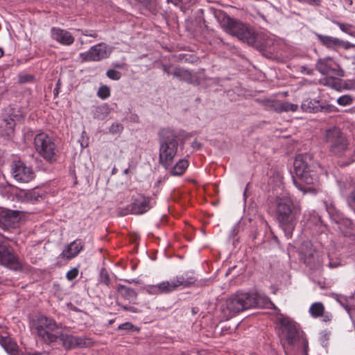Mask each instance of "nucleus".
Wrapping results in <instances>:
<instances>
[{"mask_svg": "<svg viewBox=\"0 0 355 355\" xmlns=\"http://www.w3.org/2000/svg\"><path fill=\"white\" fill-rule=\"evenodd\" d=\"M207 14L209 19L214 18L227 33L252 46L263 55L270 57L271 40L264 34L255 33L241 21L230 17L222 10L210 7L207 10Z\"/></svg>", "mask_w": 355, "mask_h": 355, "instance_id": "f257e3e1", "label": "nucleus"}, {"mask_svg": "<svg viewBox=\"0 0 355 355\" xmlns=\"http://www.w3.org/2000/svg\"><path fill=\"white\" fill-rule=\"evenodd\" d=\"M157 136L159 164L168 170L178 154L179 148L181 150L184 148L187 135L184 130L166 127L160 128Z\"/></svg>", "mask_w": 355, "mask_h": 355, "instance_id": "f03ea898", "label": "nucleus"}, {"mask_svg": "<svg viewBox=\"0 0 355 355\" xmlns=\"http://www.w3.org/2000/svg\"><path fill=\"white\" fill-rule=\"evenodd\" d=\"M276 220L285 236L289 239L301 216V206L287 196H277L274 200Z\"/></svg>", "mask_w": 355, "mask_h": 355, "instance_id": "7ed1b4c3", "label": "nucleus"}, {"mask_svg": "<svg viewBox=\"0 0 355 355\" xmlns=\"http://www.w3.org/2000/svg\"><path fill=\"white\" fill-rule=\"evenodd\" d=\"M313 155L309 153L299 154L295 157L293 166L296 178L292 176L293 184L304 194L310 193L315 195L318 182V173L313 170Z\"/></svg>", "mask_w": 355, "mask_h": 355, "instance_id": "20e7f679", "label": "nucleus"}, {"mask_svg": "<svg viewBox=\"0 0 355 355\" xmlns=\"http://www.w3.org/2000/svg\"><path fill=\"white\" fill-rule=\"evenodd\" d=\"M324 140L327 146L329 153L336 158H346L345 161H339L340 167L349 166L355 162V150L348 155L349 142L346 135L338 127L334 126L325 130Z\"/></svg>", "mask_w": 355, "mask_h": 355, "instance_id": "39448f33", "label": "nucleus"}, {"mask_svg": "<svg viewBox=\"0 0 355 355\" xmlns=\"http://www.w3.org/2000/svg\"><path fill=\"white\" fill-rule=\"evenodd\" d=\"M225 304L232 315L255 307L276 309L267 296L257 293H236L227 299Z\"/></svg>", "mask_w": 355, "mask_h": 355, "instance_id": "423d86ee", "label": "nucleus"}, {"mask_svg": "<svg viewBox=\"0 0 355 355\" xmlns=\"http://www.w3.org/2000/svg\"><path fill=\"white\" fill-rule=\"evenodd\" d=\"M34 146L36 151L49 163L52 164L57 160L58 150L53 139L45 132H40L34 138Z\"/></svg>", "mask_w": 355, "mask_h": 355, "instance_id": "0eeeda50", "label": "nucleus"}, {"mask_svg": "<svg viewBox=\"0 0 355 355\" xmlns=\"http://www.w3.org/2000/svg\"><path fill=\"white\" fill-rule=\"evenodd\" d=\"M62 328V324H58L54 319L41 315L37 319L35 331L40 338L45 343L50 344L57 340L56 331Z\"/></svg>", "mask_w": 355, "mask_h": 355, "instance_id": "6e6552de", "label": "nucleus"}, {"mask_svg": "<svg viewBox=\"0 0 355 355\" xmlns=\"http://www.w3.org/2000/svg\"><path fill=\"white\" fill-rule=\"evenodd\" d=\"M0 264L15 271H23L26 264L21 261L13 250L0 240Z\"/></svg>", "mask_w": 355, "mask_h": 355, "instance_id": "1a4fd4ad", "label": "nucleus"}, {"mask_svg": "<svg viewBox=\"0 0 355 355\" xmlns=\"http://www.w3.org/2000/svg\"><path fill=\"white\" fill-rule=\"evenodd\" d=\"M300 259L310 270H319L322 266V259L319 252L310 242H304L300 250Z\"/></svg>", "mask_w": 355, "mask_h": 355, "instance_id": "9d476101", "label": "nucleus"}, {"mask_svg": "<svg viewBox=\"0 0 355 355\" xmlns=\"http://www.w3.org/2000/svg\"><path fill=\"white\" fill-rule=\"evenodd\" d=\"M150 200L151 198L149 197L139 195L133 199L130 205H128L124 209H121L119 211V214L120 216H126L130 214L137 215L143 214L151 209L152 205H150Z\"/></svg>", "mask_w": 355, "mask_h": 355, "instance_id": "9b49d317", "label": "nucleus"}, {"mask_svg": "<svg viewBox=\"0 0 355 355\" xmlns=\"http://www.w3.org/2000/svg\"><path fill=\"white\" fill-rule=\"evenodd\" d=\"M10 171L13 178L19 182H29L35 178L32 168L27 166L21 160H13L10 164Z\"/></svg>", "mask_w": 355, "mask_h": 355, "instance_id": "f8f14e48", "label": "nucleus"}, {"mask_svg": "<svg viewBox=\"0 0 355 355\" xmlns=\"http://www.w3.org/2000/svg\"><path fill=\"white\" fill-rule=\"evenodd\" d=\"M315 69L323 76L343 77L344 71L331 57L320 58L315 63Z\"/></svg>", "mask_w": 355, "mask_h": 355, "instance_id": "ddd939ff", "label": "nucleus"}, {"mask_svg": "<svg viewBox=\"0 0 355 355\" xmlns=\"http://www.w3.org/2000/svg\"><path fill=\"white\" fill-rule=\"evenodd\" d=\"M23 119L24 116L19 110L10 108L7 112L3 114V119L0 125L1 128L3 129L4 134L10 137L13 134L16 124L22 121Z\"/></svg>", "mask_w": 355, "mask_h": 355, "instance_id": "4468645a", "label": "nucleus"}, {"mask_svg": "<svg viewBox=\"0 0 355 355\" xmlns=\"http://www.w3.org/2000/svg\"><path fill=\"white\" fill-rule=\"evenodd\" d=\"M21 216L19 211L0 207V227L4 230L17 227Z\"/></svg>", "mask_w": 355, "mask_h": 355, "instance_id": "2eb2a0df", "label": "nucleus"}, {"mask_svg": "<svg viewBox=\"0 0 355 355\" xmlns=\"http://www.w3.org/2000/svg\"><path fill=\"white\" fill-rule=\"evenodd\" d=\"M107 46L104 43H99L92 46L87 51L81 53L80 58L84 62H98L109 56Z\"/></svg>", "mask_w": 355, "mask_h": 355, "instance_id": "dca6fc26", "label": "nucleus"}, {"mask_svg": "<svg viewBox=\"0 0 355 355\" xmlns=\"http://www.w3.org/2000/svg\"><path fill=\"white\" fill-rule=\"evenodd\" d=\"M301 109L306 112L317 113L319 112L330 113L336 111V107L324 101L316 99L306 98L301 104Z\"/></svg>", "mask_w": 355, "mask_h": 355, "instance_id": "f3484780", "label": "nucleus"}, {"mask_svg": "<svg viewBox=\"0 0 355 355\" xmlns=\"http://www.w3.org/2000/svg\"><path fill=\"white\" fill-rule=\"evenodd\" d=\"M282 333L288 345H294L300 338V331L298 324L291 320H282Z\"/></svg>", "mask_w": 355, "mask_h": 355, "instance_id": "a211bd4d", "label": "nucleus"}, {"mask_svg": "<svg viewBox=\"0 0 355 355\" xmlns=\"http://www.w3.org/2000/svg\"><path fill=\"white\" fill-rule=\"evenodd\" d=\"M315 36L321 44L329 49L336 50L340 47H343L345 49H349L354 46V45L350 42H345L337 37L324 35L319 33H315Z\"/></svg>", "mask_w": 355, "mask_h": 355, "instance_id": "6ab92c4d", "label": "nucleus"}, {"mask_svg": "<svg viewBox=\"0 0 355 355\" xmlns=\"http://www.w3.org/2000/svg\"><path fill=\"white\" fill-rule=\"evenodd\" d=\"M197 282V278L192 272H187L182 275L176 276L171 282H169V287L171 293L176 291L180 286L189 288Z\"/></svg>", "mask_w": 355, "mask_h": 355, "instance_id": "aec40b11", "label": "nucleus"}, {"mask_svg": "<svg viewBox=\"0 0 355 355\" xmlns=\"http://www.w3.org/2000/svg\"><path fill=\"white\" fill-rule=\"evenodd\" d=\"M51 33L52 38L62 45L69 46L75 40L71 33L60 28L53 27Z\"/></svg>", "mask_w": 355, "mask_h": 355, "instance_id": "412c9836", "label": "nucleus"}, {"mask_svg": "<svg viewBox=\"0 0 355 355\" xmlns=\"http://www.w3.org/2000/svg\"><path fill=\"white\" fill-rule=\"evenodd\" d=\"M83 241L77 239L67 245L66 248L60 254L63 259H71L76 257L83 248Z\"/></svg>", "mask_w": 355, "mask_h": 355, "instance_id": "4be33fe9", "label": "nucleus"}, {"mask_svg": "<svg viewBox=\"0 0 355 355\" xmlns=\"http://www.w3.org/2000/svg\"><path fill=\"white\" fill-rule=\"evenodd\" d=\"M150 295H161L171 293L169 281H164L155 285H147L143 288Z\"/></svg>", "mask_w": 355, "mask_h": 355, "instance_id": "5701e85b", "label": "nucleus"}, {"mask_svg": "<svg viewBox=\"0 0 355 355\" xmlns=\"http://www.w3.org/2000/svg\"><path fill=\"white\" fill-rule=\"evenodd\" d=\"M336 224L339 225L345 236L354 237L355 239V224L350 218L343 216Z\"/></svg>", "mask_w": 355, "mask_h": 355, "instance_id": "b1692460", "label": "nucleus"}, {"mask_svg": "<svg viewBox=\"0 0 355 355\" xmlns=\"http://www.w3.org/2000/svg\"><path fill=\"white\" fill-rule=\"evenodd\" d=\"M323 204L324 205L325 209L327 211L330 218L334 223H337L340 220V218L343 216V214L338 210L334 204L333 200L329 198L324 200Z\"/></svg>", "mask_w": 355, "mask_h": 355, "instance_id": "393cba45", "label": "nucleus"}, {"mask_svg": "<svg viewBox=\"0 0 355 355\" xmlns=\"http://www.w3.org/2000/svg\"><path fill=\"white\" fill-rule=\"evenodd\" d=\"M116 291L123 299L128 300L130 302L135 303L137 299V292L130 287L119 284Z\"/></svg>", "mask_w": 355, "mask_h": 355, "instance_id": "a878e982", "label": "nucleus"}, {"mask_svg": "<svg viewBox=\"0 0 355 355\" xmlns=\"http://www.w3.org/2000/svg\"><path fill=\"white\" fill-rule=\"evenodd\" d=\"M16 195L22 200L31 202L38 201L39 198H42V195L35 189H20Z\"/></svg>", "mask_w": 355, "mask_h": 355, "instance_id": "bb28decb", "label": "nucleus"}, {"mask_svg": "<svg viewBox=\"0 0 355 355\" xmlns=\"http://www.w3.org/2000/svg\"><path fill=\"white\" fill-rule=\"evenodd\" d=\"M189 161L184 158L180 159L173 167L171 166L168 170L173 176L182 175L189 166Z\"/></svg>", "mask_w": 355, "mask_h": 355, "instance_id": "cd10ccee", "label": "nucleus"}, {"mask_svg": "<svg viewBox=\"0 0 355 355\" xmlns=\"http://www.w3.org/2000/svg\"><path fill=\"white\" fill-rule=\"evenodd\" d=\"M173 76L182 82L187 83L193 82V76L191 71L181 67H175L173 70Z\"/></svg>", "mask_w": 355, "mask_h": 355, "instance_id": "c85d7f7f", "label": "nucleus"}, {"mask_svg": "<svg viewBox=\"0 0 355 355\" xmlns=\"http://www.w3.org/2000/svg\"><path fill=\"white\" fill-rule=\"evenodd\" d=\"M56 337L57 340L60 339L62 341V346L65 349L69 350L75 348L74 336L62 333H57Z\"/></svg>", "mask_w": 355, "mask_h": 355, "instance_id": "c756f323", "label": "nucleus"}, {"mask_svg": "<svg viewBox=\"0 0 355 355\" xmlns=\"http://www.w3.org/2000/svg\"><path fill=\"white\" fill-rule=\"evenodd\" d=\"M337 183L339 186L340 193L345 198H347V196L349 195L350 191L355 188L354 184H352L347 178L337 180Z\"/></svg>", "mask_w": 355, "mask_h": 355, "instance_id": "7c9ffc66", "label": "nucleus"}, {"mask_svg": "<svg viewBox=\"0 0 355 355\" xmlns=\"http://www.w3.org/2000/svg\"><path fill=\"white\" fill-rule=\"evenodd\" d=\"M0 344L7 352L11 354H15L17 352V344L9 337H2Z\"/></svg>", "mask_w": 355, "mask_h": 355, "instance_id": "2f4dec72", "label": "nucleus"}, {"mask_svg": "<svg viewBox=\"0 0 355 355\" xmlns=\"http://www.w3.org/2000/svg\"><path fill=\"white\" fill-rule=\"evenodd\" d=\"M272 234V232L268 225V223L263 218L259 220V238H262L263 243L268 239L269 236Z\"/></svg>", "mask_w": 355, "mask_h": 355, "instance_id": "473e14b6", "label": "nucleus"}, {"mask_svg": "<svg viewBox=\"0 0 355 355\" xmlns=\"http://www.w3.org/2000/svg\"><path fill=\"white\" fill-rule=\"evenodd\" d=\"M110 113V108L107 104L105 103L103 105L96 107L95 110H94L93 116L96 119L103 120L108 116Z\"/></svg>", "mask_w": 355, "mask_h": 355, "instance_id": "72a5a7b5", "label": "nucleus"}, {"mask_svg": "<svg viewBox=\"0 0 355 355\" xmlns=\"http://www.w3.org/2000/svg\"><path fill=\"white\" fill-rule=\"evenodd\" d=\"M309 312L313 318L320 317L324 312V305L321 302H315L311 304Z\"/></svg>", "mask_w": 355, "mask_h": 355, "instance_id": "f704fd0d", "label": "nucleus"}, {"mask_svg": "<svg viewBox=\"0 0 355 355\" xmlns=\"http://www.w3.org/2000/svg\"><path fill=\"white\" fill-rule=\"evenodd\" d=\"M201 21L202 22V25H200L199 29L196 30V35L200 37L199 40L200 41L204 42L207 41L209 28L206 24V20L204 18L202 19Z\"/></svg>", "mask_w": 355, "mask_h": 355, "instance_id": "c9c22d12", "label": "nucleus"}, {"mask_svg": "<svg viewBox=\"0 0 355 355\" xmlns=\"http://www.w3.org/2000/svg\"><path fill=\"white\" fill-rule=\"evenodd\" d=\"M167 1L171 2L175 6L180 7L181 11L187 13L189 10L193 0H167Z\"/></svg>", "mask_w": 355, "mask_h": 355, "instance_id": "e433bc0d", "label": "nucleus"}, {"mask_svg": "<svg viewBox=\"0 0 355 355\" xmlns=\"http://www.w3.org/2000/svg\"><path fill=\"white\" fill-rule=\"evenodd\" d=\"M265 107L277 113H281V101L278 100L266 99L263 101Z\"/></svg>", "mask_w": 355, "mask_h": 355, "instance_id": "4c0bfd02", "label": "nucleus"}, {"mask_svg": "<svg viewBox=\"0 0 355 355\" xmlns=\"http://www.w3.org/2000/svg\"><path fill=\"white\" fill-rule=\"evenodd\" d=\"M75 348L76 347H88L93 342L90 338L82 336H74Z\"/></svg>", "mask_w": 355, "mask_h": 355, "instance_id": "58836bf2", "label": "nucleus"}, {"mask_svg": "<svg viewBox=\"0 0 355 355\" xmlns=\"http://www.w3.org/2000/svg\"><path fill=\"white\" fill-rule=\"evenodd\" d=\"M98 284H103L107 286H110L111 284V279L110 275L105 268H102L100 270L98 277Z\"/></svg>", "mask_w": 355, "mask_h": 355, "instance_id": "ea45409f", "label": "nucleus"}, {"mask_svg": "<svg viewBox=\"0 0 355 355\" xmlns=\"http://www.w3.org/2000/svg\"><path fill=\"white\" fill-rule=\"evenodd\" d=\"M298 109V105L291 103L287 101H281V113L288 112H296Z\"/></svg>", "mask_w": 355, "mask_h": 355, "instance_id": "a19ab883", "label": "nucleus"}, {"mask_svg": "<svg viewBox=\"0 0 355 355\" xmlns=\"http://www.w3.org/2000/svg\"><path fill=\"white\" fill-rule=\"evenodd\" d=\"M117 330L125 331V332L128 333L133 331L138 332L139 331V329L135 326L132 322H126L123 324H121L118 327Z\"/></svg>", "mask_w": 355, "mask_h": 355, "instance_id": "79ce46f5", "label": "nucleus"}, {"mask_svg": "<svg viewBox=\"0 0 355 355\" xmlns=\"http://www.w3.org/2000/svg\"><path fill=\"white\" fill-rule=\"evenodd\" d=\"M155 64H156L157 68L162 69L168 76L173 75V70H171V69L173 66L172 64H166L160 61H155Z\"/></svg>", "mask_w": 355, "mask_h": 355, "instance_id": "37998d69", "label": "nucleus"}, {"mask_svg": "<svg viewBox=\"0 0 355 355\" xmlns=\"http://www.w3.org/2000/svg\"><path fill=\"white\" fill-rule=\"evenodd\" d=\"M97 96L103 99H107L110 96V89L107 85H103L99 87L97 92Z\"/></svg>", "mask_w": 355, "mask_h": 355, "instance_id": "c03bdc74", "label": "nucleus"}, {"mask_svg": "<svg viewBox=\"0 0 355 355\" xmlns=\"http://www.w3.org/2000/svg\"><path fill=\"white\" fill-rule=\"evenodd\" d=\"M346 201L347 202L348 206L355 213V188H354L353 190L350 191L349 195L347 196Z\"/></svg>", "mask_w": 355, "mask_h": 355, "instance_id": "a18cd8bd", "label": "nucleus"}, {"mask_svg": "<svg viewBox=\"0 0 355 355\" xmlns=\"http://www.w3.org/2000/svg\"><path fill=\"white\" fill-rule=\"evenodd\" d=\"M106 76L113 80H119L122 74L120 71H118L114 69H108L106 72Z\"/></svg>", "mask_w": 355, "mask_h": 355, "instance_id": "49530a36", "label": "nucleus"}, {"mask_svg": "<svg viewBox=\"0 0 355 355\" xmlns=\"http://www.w3.org/2000/svg\"><path fill=\"white\" fill-rule=\"evenodd\" d=\"M250 237L253 241H254V244L256 245H260L263 243L262 238H259V226L257 229L252 232V233L250 234Z\"/></svg>", "mask_w": 355, "mask_h": 355, "instance_id": "de8ad7c7", "label": "nucleus"}, {"mask_svg": "<svg viewBox=\"0 0 355 355\" xmlns=\"http://www.w3.org/2000/svg\"><path fill=\"white\" fill-rule=\"evenodd\" d=\"M123 130V126L120 123H114L109 128V132L113 135L121 133Z\"/></svg>", "mask_w": 355, "mask_h": 355, "instance_id": "09e8293b", "label": "nucleus"}, {"mask_svg": "<svg viewBox=\"0 0 355 355\" xmlns=\"http://www.w3.org/2000/svg\"><path fill=\"white\" fill-rule=\"evenodd\" d=\"M336 24L339 26L340 29L352 36L355 35V33L351 30V26L347 24L340 23L339 21H336Z\"/></svg>", "mask_w": 355, "mask_h": 355, "instance_id": "8fccbe9b", "label": "nucleus"}, {"mask_svg": "<svg viewBox=\"0 0 355 355\" xmlns=\"http://www.w3.org/2000/svg\"><path fill=\"white\" fill-rule=\"evenodd\" d=\"M337 103L340 105H348L352 103V98L350 96L343 95L338 98Z\"/></svg>", "mask_w": 355, "mask_h": 355, "instance_id": "3c124183", "label": "nucleus"}, {"mask_svg": "<svg viewBox=\"0 0 355 355\" xmlns=\"http://www.w3.org/2000/svg\"><path fill=\"white\" fill-rule=\"evenodd\" d=\"M78 272H79V270H78V268H73L72 269H71L70 270H69L67 272L66 278L69 281H72L78 277Z\"/></svg>", "mask_w": 355, "mask_h": 355, "instance_id": "603ef678", "label": "nucleus"}, {"mask_svg": "<svg viewBox=\"0 0 355 355\" xmlns=\"http://www.w3.org/2000/svg\"><path fill=\"white\" fill-rule=\"evenodd\" d=\"M116 304L119 306L121 307V309L125 311H129L131 313H139V309L133 306L122 305L118 301L116 302Z\"/></svg>", "mask_w": 355, "mask_h": 355, "instance_id": "864d4df0", "label": "nucleus"}, {"mask_svg": "<svg viewBox=\"0 0 355 355\" xmlns=\"http://www.w3.org/2000/svg\"><path fill=\"white\" fill-rule=\"evenodd\" d=\"M137 161H135L133 159H131L130 160H129V162H128V167L129 169H131V171L135 173V170L137 168Z\"/></svg>", "mask_w": 355, "mask_h": 355, "instance_id": "5fc2aeb1", "label": "nucleus"}, {"mask_svg": "<svg viewBox=\"0 0 355 355\" xmlns=\"http://www.w3.org/2000/svg\"><path fill=\"white\" fill-rule=\"evenodd\" d=\"M301 71L309 76H312L313 74V70L312 69L307 67L306 66H302Z\"/></svg>", "mask_w": 355, "mask_h": 355, "instance_id": "6e6d98bb", "label": "nucleus"}, {"mask_svg": "<svg viewBox=\"0 0 355 355\" xmlns=\"http://www.w3.org/2000/svg\"><path fill=\"white\" fill-rule=\"evenodd\" d=\"M83 35H85V36H89V37H97V33L94 31H90V30H85L83 32Z\"/></svg>", "mask_w": 355, "mask_h": 355, "instance_id": "4d7b16f0", "label": "nucleus"}, {"mask_svg": "<svg viewBox=\"0 0 355 355\" xmlns=\"http://www.w3.org/2000/svg\"><path fill=\"white\" fill-rule=\"evenodd\" d=\"M60 85H61L60 80H58L57 83H56L55 87L53 89V95H54L55 98H56L58 96V94H59Z\"/></svg>", "mask_w": 355, "mask_h": 355, "instance_id": "13d9d810", "label": "nucleus"}, {"mask_svg": "<svg viewBox=\"0 0 355 355\" xmlns=\"http://www.w3.org/2000/svg\"><path fill=\"white\" fill-rule=\"evenodd\" d=\"M309 343L306 339L303 341V355H308Z\"/></svg>", "mask_w": 355, "mask_h": 355, "instance_id": "bf43d9fd", "label": "nucleus"}, {"mask_svg": "<svg viewBox=\"0 0 355 355\" xmlns=\"http://www.w3.org/2000/svg\"><path fill=\"white\" fill-rule=\"evenodd\" d=\"M322 317V321L325 322H329L332 319V315L329 313H323Z\"/></svg>", "mask_w": 355, "mask_h": 355, "instance_id": "052dcab7", "label": "nucleus"}, {"mask_svg": "<svg viewBox=\"0 0 355 355\" xmlns=\"http://www.w3.org/2000/svg\"><path fill=\"white\" fill-rule=\"evenodd\" d=\"M112 65L114 68L124 69L125 67L126 64L123 62H116L113 63Z\"/></svg>", "mask_w": 355, "mask_h": 355, "instance_id": "680f3d73", "label": "nucleus"}, {"mask_svg": "<svg viewBox=\"0 0 355 355\" xmlns=\"http://www.w3.org/2000/svg\"><path fill=\"white\" fill-rule=\"evenodd\" d=\"M191 147H193V148H197L198 150H200L202 148V144L200 142L195 140L191 143Z\"/></svg>", "mask_w": 355, "mask_h": 355, "instance_id": "e2e57ef3", "label": "nucleus"}, {"mask_svg": "<svg viewBox=\"0 0 355 355\" xmlns=\"http://www.w3.org/2000/svg\"><path fill=\"white\" fill-rule=\"evenodd\" d=\"M340 265V263L338 261H333L330 260L329 262V266L331 268H336Z\"/></svg>", "mask_w": 355, "mask_h": 355, "instance_id": "0e129e2a", "label": "nucleus"}, {"mask_svg": "<svg viewBox=\"0 0 355 355\" xmlns=\"http://www.w3.org/2000/svg\"><path fill=\"white\" fill-rule=\"evenodd\" d=\"M135 1L141 4H144L145 6H148L152 2L153 0H135Z\"/></svg>", "mask_w": 355, "mask_h": 355, "instance_id": "69168bd1", "label": "nucleus"}, {"mask_svg": "<svg viewBox=\"0 0 355 355\" xmlns=\"http://www.w3.org/2000/svg\"><path fill=\"white\" fill-rule=\"evenodd\" d=\"M134 173V172H133V171H131V169H129L128 168H125V169L123 171V173L124 175H129L130 173Z\"/></svg>", "mask_w": 355, "mask_h": 355, "instance_id": "338daca9", "label": "nucleus"}, {"mask_svg": "<svg viewBox=\"0 0 355 355\" xmlns=\"http://www.w3.org/2000/svg\"><path fill=\"white\" fill-rule=\"evenodd\" d=\"M42 354L41 353H39V352H35V353H31V352H26L23 355H41Z\"/></svg>", "mask_w": 355, "mask_h": 355, "instance_id": "774afa93", "label": "nucleus"}]
</instances>
